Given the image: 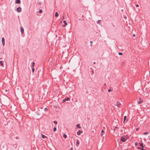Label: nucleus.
Returning a JSON list of instances; mask_svg holds the SVG:
<instances>
[{
    "instance_id": "nucleus-1",
    "label": "nucleus",
    "mask_w": 150,
    "mask_h": 150,
    "mask_svg": "<svg viewBox=\"0 0 150 150\" xmlns=\"http://www.w3.org/2000/svg\"><path fill=\"white\" fill-rule=\"evenodd\" d=\"M128 138L127 136L123 135L120 138V141L122 142H125Z\"/></svg>"
},
{
    "instance_id": "nucleus-2",
    "label": "nucleus",
    "mask_w": 150,
    "mask_h": 150,
    "mask_svg": "<svg viewBox=\"0 0 150 150\" xmlns=\"http://www.w3.org/2000/svg\"><path fill=\"white\" fill-rule=\"evenodd\" d=\"M116 105L118 108H120L121 105V104L119 101H117L116 103Z\"/></svg>"
},
{
    "instance_id": "nucleus-3",
    "label": "nucleus",
    "mask_w": 150,
    "mask_h": 150,
    "mask_svg": "<svg viewBox=\"0 0 150 150\" xmlns=\"http://www.w3.org/2000/svg\"><path fill=\"white\" fill-rule=\"evenodd\" d=\"M143 100L141 98H139L138 102V104H141L143 102Z\"/></svg>"
},
{
    "instance_id": "nucleus-4",
    "label": "nucleus",
    "mask_w": 150,
    "mask_h": 150,
    "mask_svg": "<svg viewBox=\"0 0 150 150\" xmlns=\"http://www.w3.org/2000/svg\"><path fill=\"white\" fill-rule=\"evenodd\" d=\"M21 8L20 7H18L16 8V11L18 12H20L21 11Z\"/></svg>"
},
{
    "instance_id": "nucleus-5",
    "label": "nucleus",
    "mask_w": 150,
    "mask_h": 150,
    "mask_svg": "<svg viewBox=\"0 0 150 150\" xmlns=\"http://www.w3.org/2000/svg\"><path fill=\"white\" fill-rule=\"evenodd\" d=\"M70 99L69 97H67L66 98H65L63 100V102L64 103L66 102L67 101L69 100Z\"/></svg>"
},
{
    "instance_id": "nucleus-6",
    "label": "nucleus",
    "mask_w": 150,
    "mask_h": 150,
    "mask_svg": "<svg viewBox=\"0 0 150 150\" xmlns=\"http://www.w3.org/2000/svg\"><path fill=\"white\" fill-rule=\"evenodd\" d=\"M1 41L3 46H4L5 45V39L4 37H2L1 39Z\"/></svg>"
},
{
    "instance_id": "nucleus-7",
    "label": "nucleus",
    "mask_w": 150,
    "mask_h": 150,
    "mask_svg": "<svg viewBox=\"0 0 150 150\" xmlns=\"http://www.w3.org/2000/svg\"><path fill=\"white\" fill-rule=\"evenodd\" d=\"M83 133V131L81 130H79L77 132V134L78 135H80L81 133Z\"/></svg>"
},
{
    "instance_id": "nucleus-8",
    "label": "nucleus",
    "mask_w": 150,
    "mask_h": 150,
    "mask_svg": "<svg viewBox=\"0 0 150 150\" xmlns=\"http://www.w3.org/2000/svg\"><path fill=\"white\" fill-rule=\"evenodd\" d=\"M20 30L22 34H23L24 32V29L22 27H20Z\"/></svg>"
},
{
    "instance_id": "nucleus-9",
    "label": "nucleus",
    "mask_w": 150,
    "mask_h": 150,
    "mask_svg": "<svg viewBox=\"0 0 150 150\" xmlns=\"http://www.w3.org/2000/svg\"><path fill=\"white\" fill-rule=\"evenodd\" d=\"M21 2L20 0H16L15 3L17 4H20Z\"/></svg>"
},
{
    "instance_id": "nucleus-10",
    "label": "nucleus",
    "mask_w": 150,
    "mask_h": 150,
    "mask_svg": "<svg viewBox=\"0 0 150 150\" xmlns=\"http://www.w3.org/2000/svg\"><path fill=\"white\" fill-rule=\"evenodd\" d=\"M63 22L64 23V25H63L62 27H64L67 25V23H66V22L65 21H63Z\"/></svg>"
},
{
    "instance_id": "nucleus-11",
    "label": "nucleus",
    "mask_w": 150,
    "mask_h": 150,
    "mask_svg": "<svg viewBox=\"0 0 150 150\" xmlns=\"http://www.w3.org/2000/svg\"><path fill=\"white\" fill-rule=\"evenodd\" d=\"M79 144V140H78L76 141V145L77 146H78Z\"/></svg>"
},
{
    "instance_id": "nucleus-12",
    "label": "nucleus",
    "mask_w": 150,
    "mask_h": 150,
    "mask_svg": "<svg viewBox=\"0 0 150 150\" xmlns=\"http://www.w3.org/2000/svg\"><path fill=\"white\" fill-rule=\"evenodd\" d=\"M42 137L43 139H45V138H47V137H46V136H45L44 135L42 134Z\"/></svg>"
},
{
    "instance_id": "nucleus-13",
    "label": "nucleus",
    "mask_w": 150,
    "mask_h": 150,
    "mask_svg": "<svg viewBox=\"0 0 150 150\" xmlns=\"http://www.w3.org/2000/svg\"><path fill=\"white\" fill-rule=\"evenodd\" d=\"M76 126L77 127H78V128L80 129L81 128V127L80 126V125L79 124H77L76 125Z\"/></svg>"
},
{
    "instance_id": "nucleus-14",
    "label": "nucleus",
    "mask_w": 150,
    "mask_h": 150,
    "mask_svg": "<svg viewBox=\"0 0 150 150\" xmlns=\"http://www.w3.org/2000/svg\"><path fill=\"white\" fill-rule=\"evenodd\" d=\"M4 91H5V92H4V93L5 94H7L9 93L8 91L6 89H5Z\"/></svg>"
},
{
    "instance_id": "nucleus-15",
    "label": "nucleus",
    "mask_w": 150,
    "mask_h": 150,
    "mask_svg": "<svg viewBox=\"0 0 150 150\" xmlns=\"http://www.w3.org/2000/svg\"><path fill=\"white\" fill-rule=\"evenodd\" d=\"M139 145H140V146H141V147L144 146L143 143L139 142Z\"/></svg>"
},
{
    "instance_id": "nucleus-16",
    "label": "nucleus",
    "mask_w": 150,
    "mask_h": 150,
    "mask_svg": "<svg viewBox=\"0 0 150 150\" xmlns=\"http://www.w3.org/2000/svg\"><path fill=\"white\" fill-rule=\"evenodd\" d=\"M55 16L56 17H57L59 16V14L57 12L55 13Z\"/></svg>"
},
{
    "instance_id": "nucleus-17",
    "label": "nucleus",
    "mask_w": 150,
    "mask_h": 150,
    "mask_svg": "<svg viewBox=\"0 0 150 150\" xmlns=\"http://www.w3.org/2000/svg\"><path fill=\"white\" fill-rule=\"evenodd\" d=\"M63 137L64 138L66 139L67 137V136L65 134H64L63 135Z\"/></svg>"
},
{
    "instance_id": "nucleus-18",
    "label": "nucleus",
    "mask_w": 150,
    "mask_h": 150,
    "mask_svg": "<svg viewBox=\"0 0 150 150\" xmlns=\"http://www.w3.org/2000/svg\"><path fill=\"white\" fill-rule=\"evenodd\" d=\"M0 65L1 66H3V62L1 61H0Z\"/></svg>"
},
{
    "instance_id": "nucleus-19",
    "label": "nucleus",
    "mask_w": 150,
    "mask_h": 150,
    "mask_svg": "<svg viewBox=\"0 0 150 150\" xmlns=\"http://www.w3.org/2000/svg\"><path fill=\"white\" fill-rule=\"evenodd\" d=\"M149 134V132H145L143 133V134L145 135H146Z\"/></svg>"
},
{
    "instance_id": "nucleus-20",
    "label": "nucleus",
    "mask_w": 150,
    "mask_h": 150,
    "mask_svg": "<svg viewBox=\"0 0 150 150\" xmlns=\"http://www.w3.org/2000/svg\"><path fill=\"white\" fill-rule=\"evenodd\" d=\"M126 117H127V116H125L124 117V121H123V122H124L125 121L126 119Z\"/></svg>"
},
{
    "instance_id": "nucleus-21",
    "label": "nucleus",
    "mask_w": 150,
    "mask_h": 150,
    "mask_svg": "<svg viewBox=\"0 0 150 150\" xmlns=\"http://www.w3.org/2000/svg\"><path fill=\"white\" fill-rule=\"evenodd\" d=\"M57 130V128L56 127H54L53 129V130L54 132H55Z\"/></svg>"
},
{
    "instance_id": "nucleus-22",
    "label": "nucleus",
    "mask_w": 150,
    "mask_h": 150,
    "mask_svg": "<svg viewBox=\"0 0 150 150\" xmlns=\"http://www.w3.org/2000/svg\"><path fill=\"white\" fill-rule=\"evenodd\" d=\"M32 67H34L35 63L34 62H32Z\"/></svg>"
},
{
    "instance_id": "nucleus-23",
    "label": "nucleus",
    "mask_w": 150,
    "mask_h": 150,
    "mask_svg": "<svg viewBox=\"0 0 150 150\" xmlns=\"http://www.w3.org/2000/svg\"><path fill=\"white\" fill-rule=\"evenodd\" d=\"M104 132V131L103 130H102L101 132V134L100 135L101 136H102V135H103L102 134H103V133Z\"/></svg>"
},
{
    "instance_id": "nucleus-24",
    "label": "nucleus",
    "mask_w": 150,
    "mask_h": 150,
    "mask_svg": "<svg viewBox=\"0 0 150 150\" xmlns=\"http://www.w3.org/2000/svg\"><path fill=\"white\" fill-rule=\"evenodd\" d=\"M42 10L40 9L39 10V13H42Z\"/></svg>"
},
{
    "instance_id": "nucleus-25",
    "label": "nucleus",
    "mask_w": 150,
    "mask_h": 150,
    "mask_svg": "<svg viewBox=\"0 0 150 150\" xmlns=\"http://www.w3.org/2000/svg\"><path fill=\"white\" fill-rule=\"evenodd\" d=\"M32 72L33 73L34 71V70H35V69H34V68H33V67H32Z\"/></svg>"
},
{
    "instance_id": "nucleus-26",
    "label": "nucleus",
    "mask_w": 150,
    "mask_h": 150,
    "mask_svg": "<svg viewBox=\"0 0 150 150\" xmlns=\"http://www.w3.org/2000/svg\"><path fill=\"white\" fill-rule=\"evenodd\" d=\"M53 122V123L55 124H57V122L56 121H54Z\"/></svg>"
},
{
    "instance_id": "nucleus-27",
    "label": "nucleus",
    "mask_w": 150,
    "mask_h": 150,
    "mask_svg": "<svg viewBox=\"0 0 150 150\" xmlns=\"http://www.w3.org/2000/svg\"><path fill=\"white\" fill-rule=\"evenodd\" d=\"M101 21V20H98V21H97V23H98V24H99V23H100V22Z\"/></svg>"
},
{
    "instance_id": "nucleus-28",
    "label": "nucleus",
    "mask_w": 150,
    "mask_h": 150,
    "mask_svg": "<svg viewBox=\"0 0 150 150\" xmlns=\"http://www.w3.org/2000/svg\"><path fill=\"white\" fill-rule=\"evenodd\" d=\"M134 144L135 146H137L138 144V143L137 142H135L134 143Z\"/></svg>"
},
{
    "instance_id": "nucleus-29",
    "label": "nucleus",
    "mask_w": 150,
    "mask_h": 150,
    "mask_svg": "<svg viewBox=\"0 0 150 150\" xmlns=\"http://www.w3.org/2000/svg\"><path fill=\"white\" fill-rule=\"evenodd\" d=\"M144 146L141 147V148H140V149H141L140 150H144Z\"/></svg>"
},
{
    "instance_id": "nucleus-30",
    "label": "nucleus",
    "mask_w": 150,
    "mask_h": 150,
    "mask_svg": "<svg viewBox=\"0 0 150 150\" xmlns=\"http://www.w3.org/2000/svg\"><path fill=\"white\" fill-rule=\"evenodd\" d=\"M118 54L120 55H122V52H119L118 53Z\"/></svg>"
},
{
    "instance_id": "nucleus-31",
    "label": "nucleus",
    "mask_w": 150,
    "mask_h": 150,
    "mask_svg": "<svg viewBox=\"0 0 150 150\" xmlns=\"http://www.w3.org/2000/svg\"><path fill=\"white\" fill-rule=\"evenodd\" d=\"M44 110L45 111H47V108H44Z\"/></svg>"
},
{
    "instance_id": "nucleus-32",
    "label": "nucleus",
    "mask_w": 150,
    "mask_h": 150,
    "mask_svg": "<svg viewBox=\"0 0 150 150\" xmlns=\"http://www.w3.org/2000/svg\"><path fill=\"white\" fill-rule=\"evenodd\" d=\"M111 91V90L110 89H109L108 90V92H110Z\"/></svg>"
},
{
    "instance_id": "nucleus-33",
    "label": "nucleus",
    "mask_w": 150,
    "mask_h": 150,
    "mask_svg": "<svg viewBox=\"0 0 150 150\" xmlns=\"http://www.w3.org/2000/svg\"><path fill=\"white\" fill-rule=\"evenodd\" d=\"M136 7H138L139 6V5L138 4H136Z\"/></svg>"
},
{
    "instance_id": "nucleus-34",
    "label": "nucleus",
    "mask_w": 150,
    "mask_h": 150,
    "mask_svg": "<svg viewBox=\"0 0 150 150\" xmlns=\"http://www.w3.org/2000/svg\"><path fill=\"white\" fill-rule=\"evenodd\" d=\"M94 74V71L93 70L92 71V73L91 74V75H93Z\"/></svg>"
},
{
    "instance_id": "nucleus-35",
    "label": "nucleus",
    "mask_w": 150,
    "mask_h": 150,
    "mask_svg": "<svg viewBox=\"0 0 150 150\" xmlns=\"http://www.w3.org/2000/svg\"><path fill=\"white\" fill-rule=\"evenodd\" d=\"M13 146L14 147H16V144H14Z\"/></svg>"
},
{
    "instance_id": "nucleus-36",
    "label": "nucleus",
    "mask_w": 150,
    "mask_h": 150,
    "mask_svg": "<svg viewBox=\"0 0 150 150\" xmlns=\"http://www.w3.org/2000/svg\"><path fill=\"white\" fill-rule=\"evenodd\" d=\"M140 148H141V147H137V149H140Z\"/></svg>"
},
{
    "instance_id": "nucleus-37",
    "label": "nucleus",
    "mask_w": 150,
    "mask_h": 150,
    "mask_svg": "<svg viewBox=\"0 0 150 150\" xmlns=\"http://www.w3.org/2000/svg\"><path fill=\"white\" fill-rule=\"evenodd\" d=\"M73 149V147H71L70 149L69 150H72Z\"/></svg>"
},
{
    "instance_id": "nucleus-38",
    "label": "nucleus",
    "mask_w": 150,
    "mask_h": 150,
    "mask_svg": "<svg viewBox=\"0 0 150 150\" xmlns=\"http://www.w3.org/2000/svg\"><path fill=\"white\" fill-rule=\"evenodd\" d=\"M138 130H139V128H137L136 129V130L137 131H138Z\"/></svg>"
},
{
    "instance_id": "nucleus-39",
    "label": "nucleus",
    "mask_w": 150,
    "mask_h": 150,
    "mask_svg": "<svg viewBox=\"0 0 150 150\" xmlns=\"http://www.w3.org/2000/svg\"><path fill=\"white\" fill-rule=\"evenodd\" d=\"M133 37H135V34H133Z\"/></svg>"
},
{
    "instance_id": "nucleus-40",
    "label": "nucleus",
    "mask_w": 150,
    "mask_h": 150,
    "mask_svg": "<svg viewBox=\"0 0 150 150\" xmlns=\"http://www.w3.org/2000/svg\"><path fill=\"white\" fill-rule=\"evenodd\" d=\"M115 129H118V127H115Z\"/></svg>"
},
{
    "instance_id": "nucleus-41",
    "label": "nucleus",
    "mask_w": 150,
    "mask_h": 150,
    "mask_svg": "<svg viewBox=\"0 0 150 150\" xmlns=\"http://www.w3.org/2000/svg\"><path fill=\"white\" fill-rule=\"evenodd\" d=\"M90 42L91 43H93V42H92V41H91Z\"/></svg>"
},
{
    "instance_id": "nucleus-42",
    "label": "nucleus",
    "mask_w": 150,
    "mask_h": 150,
    "mask_svg": "<svg viewBox=\"0 0 150 150\" xmlns=\"http://www.w3.org/2000/svg\"><path fill=\"white\" fill-rule=\"evenodd\" d=\"M64 19V16H63V19Z\"/></svg>"
},
{
    "instance_id": "nucleus-43",
    "label": "nucleus",
    "mask_w": 150,
    "mask_h": 150,
    "mask_svg": "<svg viewBox=\"0 0 150 150\" xmlns=\"http://www.w3.org/2000/svg\"><path fill=\"white\" fill-rule=\"evenodd\" d=\"M93 64H96V62H93Z\"/></svg>"
},
{
    "instance_id": "nucleus-44",
    "label": "nucleus",
    "mask_w": 150,
    "mask_h": 150,
    "mask_svg": "<svg viewBox=\"0 0 150 150\" xmlns=\"http://www.w3.org/2000/svg\"><path fill=\"white\" fill-rule=\"evenodd\" d=\"M90 46H92V45L91 44Z\"/></svg>"
},
{
    "instance_id": "nucleus-45",
    "label": "nucleus",
    "mask_w": 150,
    "mask_h": 150,
    "mask_svg": "<svg viewBox=\"0 0 150 150\" xmlns=\"http://www.w3.org/2000/svg\"><path fill=\"white\" fill-rule=\"evenodd\" d=\"M86 93H88V92H86Z\"/></svg>"
},
{
    "instance_id": "nucleus-46",
    "label": "nucleus",
    "mask_w": 150,
    "mask_h": 150,
    "mask_svg": "<svg viewBox=\"0 0 150 150\" xmlns=\"http://www.w3.org/2000/svg\"><path fill=\"white\" fill-rule=\"evenodd\" d=\"M16 138L17 139V137H16Z\"/></svg>"
},
{
    "instance_id": "nucleus-47",
    "label": "nucleus",
    "mask_w": 150,
    "mask_h": 150,
    "mask_svg": "<svg viewBox=\"0 0 150 150\" xmlns=\"http://www.w3.org/2000/svg\"><path fill=\"white\" fill-rule=\"evenodd\" d=\"M144 150H146V149H144Z\"/></svg>"
}]
</instances>
